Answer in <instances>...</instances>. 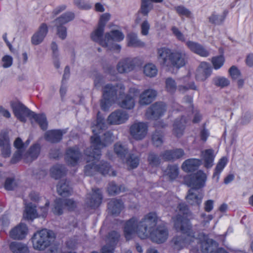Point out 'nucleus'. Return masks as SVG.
Masks as SVG:
<instances>
[{"mask_svg":"<svg viewBox=\"0 0 253 253\" xmlns=\"http://www.w3.org/2000/svg\"><path fill=\"white\" fill-rule=\"evenodd\" d=\"M107 127L105 123L104 118L100 113L97 114V120L91 126L93 135L91 137V146L89 149L87 150L86 154L88 159L87 164L84 168V172L86 175L90 176L96 172H100L104 175H116L115 172L111 169L109 165L105 162L100 161L99 157L100 155V150L114 140V137L111 132H108L104 134V137L101 141L98 133L100 131Z\"/></svg>","mask_w":253,"mask_h":253,"instance_id":"nucleus-1","label":"nucleus"},{"mask_svg":"<svg viewBox=\"0 0 253 253\" xmlns=\"http://www.w3.org/2000/svg\"><path fill=\"white\" fill-rule=\"evenodd\" d=\"M178 208V214L173 220L176 229L181 235L173 239L175 248L179 250L186 246H194L200 244L203 253H212L217 247L216 243L203 234L200 235L199 238L195 237L187 218L188 211L186 206L184 204H180Z\"/></svg>","mask_w":253,"mask_h":253,"instance_id":"nucleus-2","label":"nucleus"},{"mask_svg":"<svg viewBox=\"0 0 253 253\" xmlns=\"http://www.w3.org/2000/svg\"><path fill=\"white\" fill-rule=\"evenodd\" d=\"M157 220V216L154 212L148 213L139 222L135 217H132L125 224V238L129 240L137 235L141 239L150 237L154 242L163 243L168 238V230L165 226H160L155 229Z\"/></svg>","mask_w":253,"mask_h":253,"instance_id":"nucleus-3","label":"nucleus"},{"mask_svg":"<svg viewBox=\"0 0 253 253\" xmlns=\"http://www.w3.org/2000/svg\"><path fill=\"white\" fill-rule=\"evenodd\" d=\"M125 87L121 84L116 86L111 84L105 85L103 89V99L101 101V107L104 111L108 110L112 104V101L116 99V102L122 108L126 109H132L135 105L134 97L139 93L137 89L131 88L129 93L124 94Z\"/></svg>","mask_w":253,"mask_h":253,"instance_id":"nucleus-4","label":"nucleus"},{"mask_svg":"<svg viewBox=\"0 0 253 253\" xmlns=\"http://www.w3.org/2000/svg\"><path fill=\"white\" fill-rule=\"evenodd\" d=\"M157 53L158 60L163 66L179 68L186 64L187 56L184 51L162 47L158 49Z\"/></svg>","mask_w":253,"mask_h":253,"instance_id":"nucleus-5","label":"nucleus"},{"mask_svg":"<svg viewBox=\"0 0 253 253\" xmlns=\"http://www.w3.org/2000/svg\"><path fill=\"white\" fill-rule=\"evenodd\" d=\"M10 106L15 117L20 121L25 122L26 118L29 117L30 119H33L37 122L42 129L47 128V122L44 115L36 114L19 102H12Z\"/></svg>","mask_w":253,"mask_h":253,"instance_id":"nucleus-6","label":"nucleus"},{"mask_svg":"<svg viewBox=\"0 0 253 253\" xmlns=\"http://www.w3.org/2000/svg\"><path fill=\"white\" fill-rule=\"evenodd\" d=\"M29 144V140L24 143L20 138H17L14 142V146L17 149V151L13 155L11 162L16 163L23 159L26 162H30L36 159L40 153V147L39 144H35L31 147L29 152L25 153L24 151Z\"/></svg>","mask_w":253,"mask_h":253,"instance_id":"nucleus-7","label":"nucleus"},{"mask_svg":"<svg viewBox=\"0 0 253 253\" xmlns=\"http://www.w3.org/2000/svg\"><path fill=\"white\" fill-rule=\"evenodd\" d=\"M55 238V234L51 230L44 229L38 231L32 238L33 248L43 251L52 244Z\"/></svg>","mask_w":253,"mask_h":253,"instance_id":"nucleus-8","label":"nucleus"},{"mask_svg":"<svg viewBox=\"0 0 253 253\" xmlns=\"http://www.w3.org/2000/svg\"><path fill=\"white\" fill-rule=\"evenodd\" d=\"M207 175L202 170L197 171L190 179L189 178H186L185 181L187 185L191 187L192 189H198L205 185L207 180Z\"/></svg>","mask_w":253,"mask_h":253,"instance_id":"nucleus-9","label":"nucleus"},{"mask_svg":"<svg viewBox=\"0 0 253 253\" xmlns=\"http://www.w3.org/2000/svg\"><path fill=\"white\" fill-rule=\"evenodd\" d=\"M212 68L206 62H201L196 70L195 79L198 82H204L211 75Z\"/></svg>","mask_w":253,"mask_h":253,"instance_id":"nucleus-10","label":"nucleus"},{"mask_svg":"<svg viewBox=\"0 0 253 253\" xmlns=\"http://www.w3.org/2000/svg\"><path fill=\"white\" fill-rule=\"evenodd\" d=\"M130 133L134 139L141 140L147 134V126L143 123H135L130 127Z\"/></svg>","mask_w":253,"mask_h":253,"instance_id":"nucleus-11","label":"nucleus"},{"mask_svg":"<svg viewBox=\"0 0 253 253\" xmlns=\"http://www.w3.org/2000/svg\"><path fill=\"white\" fill-rule=\"evenodd\" d=\"M128 119V115L126 111L118 110L108 116L107 122L111 125H120L126 122Z\"/></svg>","mask_w":253,"mask_h":253,"instance_id":"nucleus-12","label":"nucleus"},{"mask_svg":"<svg viewBox=\"0 0 253 253\" xmlns=\"http://www.w3.org/2000/svg\"><path fill=\"white\" fill-rule=\"evenodd\" d=\"M75 206V203L71 199H59L55 201L52 211L55 214L60 215L62 213L63 210L65 207L69 210H72Z\"/></svg>","mask_w":253,"mask_h":253,"instance_id":"nucleus-13","label":"nucleus"},{"mask_svg":"<svg viewBox=\"0 0 253 253\" xmlns=\"http://www.w3.org/2000/svg\"><path fill=\"white\" fill-rule=\"evenodd\" d=\"M48 31L47 25L45 23H42L32 36L31 38L32 43L34 45H38L41 43L46 37Z\"/></svg>","mask_w":253,"mask_h":253,"instance_id":"nucleus-14","label":"nucleus"},{"mask_svg":"<svg viewBox=\"0 0 253 253\" xmlns=\"http://www.w3.org/2000/svg\"><path fill=\"white\" fill-rule=\"evenodd\" d=\"M166 111V106L162 102H157L150 107L146 112V116L150 119H156L161 116Z\"/></svg>","mask_w":253,"mask_h":253,"instance_id":"nucleus-15","label":"nucleus"},{"mask_svg":"<svg viewBox=\"0 0 253 253\" xmlns=\"http://www.w3.org/2000/svg\"><path fill=\"white\" fill-rule=\"evenodd\" d=\"M135 59L130 58H126L121 60L117 66L118 72L124 73L132 70L135 66Z\"/></svg>","mask_w":253,"mask_h":253,"instance_id":"nucleus-16","label":"nucleus"},{"mask_svg":"<svg viewBox=\"0 0 253 253\" xmlns=\"http://www.w3.org/2000/svg\"><path fill=\"white\" fill-rule=\"evenodd\" d=\"M81 154L78 148H70L66 152L65 160L69 165L74 166L78 163Z\"/></svg>","mask_w":253,"mask_h":253,"instance_id":"nucleus-17","label":"nucleus"},{"mask_svg":"<svg viewBox=\"0 0 253 253\" xmlns=\"http://www.w3.org/2000/svg\"><path fill=\"white\" fill-rule=\"evenodd\" d=\"M104 31V28L97 26L91 33L90 37L93 41L98 42L101 46H106L108 42L105 39V35L103 37Z\"/></svg>","mask_w":253,"mask_h":253,"instance_id":"nucleus-18","label":"nucleus"},{"mask_svg":"<svg viewBox=\"0 0 253 253\" xmlns=\"http://www.w3.org/2000/svg\"><path fill=\"white\" fill-rule=\"evenodd\" d=\"M157 94L156 91L154 89H146L140 94L139 103L141 105H148L155 99Z\"/></svg>","mask_w":253,"mask_h":253,"instance_id":"nucleus-19","label":"nucleus"},{"mask_svg":"<svg viewBox=\"0 0 253 253\" xmlns=\"http://www.w3.org/2000/svg\"><path fill=\"white\" fill-rule=\"evenodd\" d=\"M87 199L89 201L87 202L88 206L92 208L97 207L101 203L102 196V193L99 189L92 190V193L88 195Z\"/></svg>","mask_w":253,"mask_h":253,"instance_id":"nucleus-20","label":"nucleus"},{"mask_svg":"<svg viewBox=\"0 0 253 253\" xmlns=\"http://www.w3.org/2000/svg\"><path fill=\"white\" fill-rule=\"evenodd\" d=\"M125 35L119 29H113L105 33V39L108 42L107 46L109 45L111 42H120L124 40Z\"/></svg>","mask_w":253,"mask_h":253,"instance_id":"nucleus-21","label":"nucleus"},{"mask_svg":"<svg viewBox=\"0 0 253 253\" xmlns=\"http://www.w3.org/2000/svg\"><path fill=\"white\" fill-rule=\"evenodd\" d=\"M28 228L26 225L20 224L10 231V236L14 239H22L25 237Z\"/></svg>","mask_w":253,"mask_h":253,"instance_id":"nucleus-22","label":"nucleus"},{"mask_svg":"<svg viewBox=\"0 0 253 253\" xmlns=\"http://www.w3.org/2000/svg\"><path fill=\"white\" fill-rule=\"evenodd\" d=\"M215 155L214 154V151L212 149H207L202 151L201 157L204 161V164L205 168L207 169L212 167L213 164Z\"/></svg>","mask_w":253,"mask_h":253,"instance_id":"nucleus-23","label":"nucleus"},{"mask_svg":"<svg viewBox=\"0 0 253 253\" xmlns=\"http://www.w3.org/2000/svg\"><path fill=\"white\" fill-rule=\"evenodd\" d=\"M188 48L194 53L203 57H207L209 55V51L198 43L189 41L186 42Z\"/></svg>","mask_w":253,"mask_h":253,"instance_id":"nucleus-24","label":"nucleus"},{"mask_svg":"<svg viewBox=\"0 0 253 253\" xmlns=\"http://www.w3.org/2000/svg\"><path fill=\"white\" fill-rule=\"evenodd\" d=\"M202 164L200 159H189L185 161L182 165V169L185 172H190L196 169Z\"/></svg>","mask_w":253,"mask_h":253,"instance_id":"nucleus-25","label":"nucleus"},{"mask_svg":"<svg viewBox=\"0 0 253 253\" xmlns=\"http://www.w3.org/2000/svg\"><path fill=\"white\" fill-rule=\"evenodd\" d=\"M63 131L60 130L47 131L44 134V138L51 142H56L61 139Z\"/></svg>","mask_w":253,"mask_h":253,"instance_id":"nucleus-26","label":"nucleus"},{"mask_svg":"<svg viewBox=\"0 0 253 253\" xmlns=\"http://www.w3.org/2000/svg\"><path fill=\"white\" fill-rule=\"evenodd\" d=\"M184 154L181 149H177L171 151H166L162 155L163 158L165 160H173L182 157Z\"/></svg>","mask_w":253,"mask_h":253,"instance_id":"nucleus-27","label":"nucleus"},{"mask_svg":"<svg viewBox=\"0 0 253 253\" xmlns=\"http://www.w3.org/2000/svg\"><path fill=\"white\" fill-rule=\"evenodd\" d=\"M228 162V159L226 157L221 158L218 162L214 172L213 174V178L218 182L219 179L220 174Z\"/></svg>","mask_w":253,"mask_h":253,"instance_id":"nucleus-28","label":"nucleus"},{"mask_svg":"<svg viewBox=\"0 0 253 253\" xmlns=\"http://www.w3.org/2000/svg\"><path fill=\"white\" fill-rule=\"evenodd\" d=\"M194 189H190L186 197L187 202L192 205H200L202 201L203 195L202 194L198 195L194 193Z\"/></svg>","mask_w":253,"mask_h":253,"instance_id":"nucleus-29","label":"nucleus"},{"mask_svg":"<svg viewBox=\"0 0 253 253\" xmlns=\"http://www.w3.org/2000/svg\"><path fill=\"white\" fill-rule=\"evenodd\" d=\"M123 208L122 202L116 199L111 200L108 204V210L113 214H117L121 212Z\"/></svg>","mask_w":253,"mask_h":253,"instance_id":"nucleus-30","label":"nucleus"},{"mask_svg":"<svg viewBox=\"0 0 253 253\" xmlns=\"http://www.w3.org/2000/svg\"><path fill=\"white\" fill-rule=\"evenodd\" d=\"M9 248L13 253H29L27 246L20 242H12Z\"/></svg>","mask_w":253,"mask_h":253,"instance_id":"nucleus-31","label":"nucleus"},{"mask_svg":"<svg viewBox=\"0 0 253 253\" xmlns=\"http://www.w3.org/2000/svg\"><path fill=\"white\" fill-rule=\"evenodd\" d=\"M126 41L129 46L143 47L145 45L144 42L138 39L137 35L132 33L127 35Z\"/></svg>","mask_w":253,"mask_h":253,"instance_id":"nucleus-32","label":"nucleus"},{"mask_svg":"<svg viewBox=\"0 0 253 253\" xmlns=\"http://www.w3.org/2000/svg\"><path fill=\"white\" fill-rule=\"evenodd\" d=\"M75 15L73 12H68L62 14L54 21L55 26H59L66 24L74 19Z\"/></svg>","mask_w":253,"mask_h":253,"instance_id":"nucleus-33","label":"nucleus"},{"mask_svg":"<svg viewBox=\"0 0 253 253\" xmlns=\"http://www.w3.org/2000/svg\"><path fill=\"white\" fill-rule=\"evenodd\" d=\"M35 207L31 203L27 204L23 213V217L27 219H33L38 217Z\"/></svg>","mask_w":253,"mask_h":253,"instance_id":"nucleus-34","label":"nucleus"},{"mask_svg":"<svg viewBox=\"0 0 253 253\" xmlns=\"http://www.w3.org/2000/svg\"><path fill=\"white\" fill-rule=\"evenodd\" d=\"M57 190L58 194L63 197L68 196L72 192V190L68 184H66V182L63 181H60L58 184Z\"/></svg>","mask_w":253,"mask_h":253,"instance_id":"nucleus-35","label":"nucleus"},{"mask_svg":"<svg viewBox=\"0 0 253 253\" xmlns=\"http://www.w3.org/2000/svg\"><path fill=\"white\" fill-rule=\"evenodd\" d=\"M189 77L186 78L183 81L184 84L178 85V90L179 92L184 93L190 89L197 90V88L195 83L193 82H189Z\"/></svg>","mask_w":253,"mask_h":253,"instance_id":"nucleus-36","label":"nucleus"},{"mask_svg":"<svg viewBox=\"0 0 253 253\" xmlns=\"http://www.w3.org/2000/svg\"><path fill=\"white\" fill-rule=\"evenodd\" d=\"M179 173L178 168L176 165L169 166L166 170L164 171V174L167 176L170 179L176 178Z\"/></svg>","mask_w":253,"mask_h":253,"instance_id":"nucleus-37","label":"nucleus"},{"mask_svg":"<svg viewBox=\"0 0 253 253\" xmlns=\"http://www.w3.org/2000/svg\"><path fill=\"white\" fill-rule=\"evenodd\" d=\"M127 148L121 143H117L114 146V151L116 154L124 161L127 154Z\"/></svg>","mask_w":253,"mask_h":253,"instance_id":"nucleus-38","label":"nucleus"},{"mask_svg":"<svg viewBox=\"0 0 253 253\" xmlns=\"http://www.w3.org/2000/svg\"><path fill=\"white\" fill-rule=\"evenodd\" d=\"M143 72L146 76L153 77L157 74L158 70L154 64L148 63L144 66Z\"/></svg>","mask_w":253,"mask_h":253,"instance_id":"nucleus-39","label":"nucleus"},{"mask_svg":"<svg viewBox=\"0 0 253 253\" xmlns=\"http://www.w3.org/2000/svg\"><path fill=\"white\" fill-rule=\"evenodd\" d=\"M213 84L218 87H224L230 84L229 80L223 77L217 76L212 79Z\"/></svg>","mask_w":253,"mask_h":253,"instance_id":"nucleus-40","label":"nucleus"},{"mask_svg":"<svg viewBox=\"0 0 253 253\" xmlns=\"http://www.w3.org/2000/svg\"><path fill=\"white\" fill-rule=\"evenodd\" d=\"M50 171L52 176L55 179L60 178L65 173L64 169L61 165H56L53 167Z\"/></svg>","mask_w":253,"mask_h":253,"instance_id":"nucleus-41","label":"nucleus"},{"mask_svg":"<svg viewBox=\"0 0 253 253\" xmlns=\"http://www.w3.org/2000/svg\"><path fill=\"white\" fill-rule=\"evenodd\" d=\"M153 4L149 0H141L140 12L144 15L147 16L149 12L152 9Z\"/></svg>","mask_w":253,"mask_h":253,"instance_id":"nucleus-42","label":"nucleus"},{"mask_svg":"<svg viewBox=\"0 0 253 253\" xmlns=\"http://www.w3.org/2000/svg\"><path fill=\"white\" fill-rule=\"evenodd\" d=\"M185 121H180L176 120L173 125V133L177 136L180 137L183 133L184 129V124L185 123Z\"/></svg>","mask_w":253,"mask_h":253,"instance_id":"nucleus-43","label":"nucleus"},{"mask_svg":"<svg viewBox=\"0 0 253 253\" xmlns=\"http://www.w3.org/2000/svg\"><path fill=\"white\" fill-rule=\"evenodd\" d=\"M1 154L3 157L6 158L10 156L11 154L9 140L7 137H4L2 141Z\"/></svg>","mask_w":253,"mask_h":253,"instance_id":"nucleus-44","label":"nucleus"},{"mask_svg":"<svg viewBox=\"0 0 253 253\" xmlns=\"http://www.w3.org/2000/svg\"><path fill=\"white\" fill-rule=\"evenodd\" d=\"M176 13L180 16H185L187 18L192 17L191 12L183 5H178L174 8Z\"/></svg>","mask_w":253,"mask_h":253,"instance_id":"nucleus-45","label":"nucleus"},{"mask_svg":"<svg viewBox=\"0 0 253 253\" xmlns=\"http://www.w3.org/2000/svg\"><path fill=\"white\" fill-rule=\"evenodd\" d=\"M225 59L222 55L214 57L211 59V63L215 70L219 69L224 64Z\"/></svg>","mask_w":253,"mask_h":253,"instance_id":"nucleus-46","label":"nucleus"},{"mask_svg":"<svg viewBox=\"0 0 253 253\" xmlns=\"http://www.w3.org/2000/svg\"><path fill=\"white\" fill-rule=\"evenodd\" d=\"M139 159L133 155H129L126 158V163L130 169L136 168L139 164Z\"/></svg>","mask_w":253,"mask_h":253,"instance_id":"nucleus-47","label":"nucleus"},{"mask_svg":"<svg viewBox=\"0 0 253 253\" xmlns=\"http://www.w3.org/2000/svg\"><path fill=\"white\" fill-rule=\"evenodd\" d=\"M74 3L81 9L88 10L91 7V5L84 1V0H74Z\"/></svg>","mask_w":253,"mask_h":253,"instance_id":"nucleus-48","label":"nucleus"},{"mask_svg":"<svg viewBox=\"0 0 253 253\" xmlns=\"http://www.w3.org/2000/svg\"><path fill=\"white\" fill-rule=\"evenodd\" d=\"M166 88L169 93H173L176 90V84L172 79L168 78L166 81Z\"/></svg>","mask_w":253,"mask_h":253,"instance_id":"nucleus-49","label":"nucleus"},{"mask_svg":"<svg viewBox=\"0 0 253 253\" xmlns=\"http://www.w3.org/2000/svg\"><path fill=\"white\" fill-rule=\"evenodd\" d=\"M111 15L109 13H105L100 16L98 26L104 29L105 25L110 19Z\"/></svg>","mask_w":253,"mask_h":253,"instance_id":"nucleus-50","label":"nucleus"},{"mask_svg":"<svg viewBox=\"0 0 253 253\" xmlns=\"http://www.w3.org/2000/svg\"><path fill=\"white\" fill-rule=\"evenodd\" d=\"M16 186V182L12 178H7L5 182L4 188L7 190H12Z\"/></svg>","mask_w":253,"mask_h":253,"instance_id":"nucleus-51","label":"nucleus"},{"mask_svg":"<svg viewBox=\"0 0 253 253\" xmlns=\"http://www.w3.org/2000/svg\"><path fill=\"white\" fill-rule=\"evenodd\" d=\"M148 161L150 165L152 167H157L160 163L159 159L155 154L153 153L149 154Z\"/></svg>","mask_w":253,"mask_h":253,"instance_id":"nucleus-52","label":"nucleus"},{"mask_svg":"<svg viewBox=\"0 0 253 253\" xmlns=\"http://www.w3.org/2000/svg\"><path fill=\"white\" fill-rule=\"evenodd\" d=\"M108 191L110 195L119 194L122 191V187H118L114 183L112 182L109 184Z\"/></svg>","mask_w":253,"mask_h":253,"instance_id":"nucleus-53","label":"nucleus"},{"mask_svg":"<svg viewBox=\"0 0 253 253\" xmlns=\"http://www.w3.org/2000/svg\"><path fill=\"white\" fill-rule=\"evenodd\" d=\"M1 61L2 65L3 68H9L12 64L13 58L11 56L6 55L2 58Z\"/></svg>","mask_w":253,"mask_h":253,"instance_id":"nucleus-54","label":"nucleus"},{"mask_svg":"<svg viewBox=\"0 0 253 253\" xmlns=\"http://www.w3.org/2000/svg\"><path fill=\"white\" fill-rule=\"evenodd\" d=\"M229 74L233 80L238 79L241 75L240 71L235 66H232L229 69Z\"/></svg>","mask_w":253,"mask_h":253,"instance_id":"nucleus-55","label":"nucleus"},{"mask_svg":"<svg viewBox=\"0 0 253 253\" xmlns=\"http://www.w3.org/2000/svg\"><path fill=\"white\" fill-rule=\"evenodd\" d=\"M150 25L147 20H144L141 24V34L143 36L149 34Z\"/></svg>","mask_w":253,"mask_h":253,"instance_id":"nucleus-56","label":"nucleus"},{"mask_svg":"<svg viewBox=\"0 0 253 253\" xmlns=\"http://www.w3.org/2000/svg\"><path fill=\"white\" fill-rule=\"evenodd\" d=\"M57 28V35L58 37L62 39H65L67 37L66 28L62 25L56 26Z\"/></svg>","mask_w":253,"mask_h":253,"instance_id":"nucleus-57","label":"nucleus"},{"mask_svg":"<svg viewBox=\"0 0 253 253\" xmlns=\"http://www.w3.org/2000/svg\"><path fill=\"white\" fill-rule=\"evenodd\" d=\"M152 141L156 146L161 145L163 143V139L161 135L159 132H156L153 135Z\"/></svg>","mask_w":253,"mask_h":253,"instance_id":"nucleus-58","label":"nucleus"},{"mask_svg":"<svg viewBox=\"0 0 253 253\" xmlns=\"http://www.w3.org/2000/svg\"><path fill=\"white\" fill-rule=\"evenodd\" d=\"M105 47L107 48L109 50L117 53L119 52L121 49V46L114 42H110L109 46Z\"/></svg>","mask_w":253,"mask_h":253,"instance_id":"nucleus-59","label":"nucleus"},{"mask_svg":"<svg viewBox=\"0 0 253 253\" xmlns=\"http://www.w3.org/2000/svg\"><path fill=\"white\" fill-rule=\"evenodd\" d=\"M214 201L208 200L204 203V210L207 212H210L213 208Z\"/></svg>","mask_w":253,"mask_h":253,"instance_id":"nucleus-60","label":"nucleus"},{"mask_svg":"<svg viewBox=\"0 0 253 253\" xmlns=\"http://www.w3.org/2000/svg\"><path fill=\"white\" fill-rule=\"evenodd\" d=\"M173 34L179 40L183 41L185 40L184 36L181 32L175 27H173L171 29Z\"/></svg>","mask_w":253,"mask_h":253,"instance_id":"nucleus-61","label":"nucleus"},{"mask_svg":"<svg viewBox=\"0 0 253 253\" xmlns=\"http://www.w3.org/2000/svg\"><path fill=\"white\" fill-rule=\"evenodd\" d=\"M0 114L6 118H9L11 117L9 111L2 106H0Z\"/></svg>","mask_w":253,"mask_h":253,"instance_id":"nucleus-62","label":"nucleus"},{"mask_svg":"<svg viewBox=\"0 0 253 253\" xmlns=\"http://www.w3.org/2000/svg\"><path fill=\"white\" fill-rule=\"evenodd\" d=\"M45 201V206L44 207H41L40 209L42 211V213L40 214V215L44 217L46 215V213L47 212V209L49 205V202H47L46 200L44 199Z\"/></svg>","mask_w":253,"mask_h":253,"instance_id":"nucleus-63","label":"nucleus"},{"mask_svg":"<svg viewBox=\"0 0 253 253\" xmlns=\"http://www.w3.org/2000/svg\"><path fill=\"white\" fill-rule=\"evenodd\" d=\"M66 8V6L65 5H60V6L57 7L56 8H55L53 10L52 13L54 15H57L58 14L60 13L63 11H64V10H65Z\"/></svg>","mask_w":253,"mask_h":253,"instance_id":"nucleus-64","label":"nucleus"}]
</instances>
